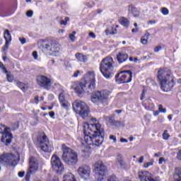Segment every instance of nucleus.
I'll return each mask as SVG.
<instances>
[{"instance_id": "nucleus-1", "label": "nucleus", "mask_w": 181, "mask_h": 181, "mask_svg": "<svg viewBox=\"0 0 181 181\" xmlns=\"http://www.w3.org/2000/svg\"><path fill=\"white\" fill-rule=\"evenodd\" d=\"M93 123H84L83 134L84 137L82 141L83 145H95L100 146L104 141V129L100 122H97V119L91 118Z\"/></svg>"}, {"instance_id": "nucleus-2", "label": "nucleus", "mask_w": 181, "mask_h": 181, "mask_svg": "<svg viewBox=\"0 0 181 181\" xmlns=\"http://www.w3.org/2000/svg\"><path fill=\"white\" fill-rule=\"evenodd\" d=\"M157 77L160 84V88L163 91H170L175 86V81H173V75L168 69H160L158 71Z\"/></svg>"}, {"instance_id": "nucleus-3", "label": "nucleus", "mask_w": 181, "mask_h": 181, "mask_svg": "<svg viewBox=\"0 0 181 181\" xmlns=\"http://www.w3.org/2000/svg\"><path fill=\"white\" fill-rule=\"evenodd\" d=\"M62 151L63 152L62 160L64 162L69 166H75L77 162H78V156L77 155V153L65 144H62Z\"/></svg>"}, {"instance_id": "nucleus-4", "label": "nucleus", "mask_w": 181, "mask_h": 181, "mask_svg": "<svg viewBox=\"0 0 181 181\" xmlns=\"http://www.w3.org/2000/svg\"><path fill=\"white\" fill-rule=\"evenodd\" d=\"M114 59L107 57L103 59L100 63V70L105 78H110L114 76Z\"/></svg>"}, {"instance_id": "nucleus-5", "label": "nucleus", "mask_w": 181, "mask_h": 181, "mask_svg": "<svg viewBox=\"0 0 181 181\" xmlns=\"http://www.w3.org/2000/svg\"><path fill=\"white\" fill-rule=\"evenodd\" d=\"M73 110L78 114L83 119H87L90 117V109L86 103L81 100H76L72 104Z\"/></svg>"}, {"instance_id": "nucleus-6", "label": "nucleus", "mask_w": 181, "mask_h": 181, "mask_svg": "<svg viewBox=\"0 0 181 181\" xmlns=\"http://www.w3.org/2000/svg\"><path fill=\"white\" fill-rule=\"evenodd\" d=\"M62 50V45L57 40H50L43 45V52L51 56H57Z\"/></svg>"}, {"instance_id": "nucleus-7", "label": "nucleus", "mask_w": 181, "mask_h": 181, "mask_svg": "<svg viewBox=\"0 0 181 181\" xmlns=\"http://www.w3.org/2000/svg\"><path fill=\"white\" fill-rule=\"evenodd\" d=\"M0 165H4L6 168H15L16 157L12 153H4L0 156Z\"/></svg>"}, {"instance_id": "nucleus-8", "label": "nucleus", "mask_w": 181, "mask_h": 181, "mask_svg": "<svg viewBox=\"0 0 181 181\" xmlns=\"http://www.w3.org/2000/svg\"><path fill=\"white\" fill-rule=\"evenodd\" d=\"M111 92L105 90L101 91H96L93 93L91 96V101L93 104H98V103H103V101H107L110 98Z\"/></svg>"}, {"instance_id": "nucleus-9", "label": "nucleus", "mask_w": 181, "mask_h": 181, "mask_svg": "<svg viewBox=\"0 0 181 181\" xmlns=\"http://www.w3.org/2000/svg\"><path fill=\"white\" fill-rule=\"evenodd\" d=\"M37 141L40 145V148L43 151V152H50L52 151V144L49 142V139L45 133L38 136Z\"/></svg>"}, {"instance_id": "nucleus-10", "label": "nucleus", "mask_w": 181, "mask_h": 181, "mask_svg": "<svg viewBox=\"0 0 181 181\" xmlns=\"http://www.w3.org/2000/svg\"><path fill=\"white\" fill-rule=\"evenodd\" d=\"M115 78L118 84L131 83L132 80V72L131 71H122L116 75Z\"/></svg>"}, {"instance_id": "nucleus-11", "label": "nucleus", "mask_w": 181, "mask_h": 181, "mask_svg": "<svg viewBox=\"0 0 181 181\" xmlns=\"http://www.w3.org/2000/svg\"><path fill=\"white\" fill-rule=\"evenodd\" d=\"M51 165L52 169L57 172V173H62L64 170V165L62 163L60 158L57 155L54 154L51 158Z\"/></svg>"}, {"instance_id": "nucleus-12", "label": "nucleus", "mask_w": 181, "mask_h": 181, "mask_svg": "<svg viewBox=\"0 0 181 181\" xmlns=\"http://www.w3.org/2000/svg\"><path fill=\"white\" fill-rule=\"evenodd\" d=\"M85 84L88 86L89 91H93L95 88V74L94 72H88L85 75Z\"/></svg>"}, {"instance_id": "nucleus-13", "label": "nucleus", "mask_w": 181, "mask_h": 181, "mask_svg": "<svg viewBox=\"0 0 181 181\" xmlns=\"http://www.w3.org/2000/svg\"><path fill=\"white\" fill-rule=\"evenodd\" d=\"M37 83L38 86L43 87L45 90H50L52 87V79L44 75L37 76Z\"/></svg>"}, {"instance_id": "nucleus-14", "label": "nucleus", "mask_w": 181, "mask_h": 181, "mask_svg": "<svg viewBox=\"0 0 181 181\" xmlns=\"http://www.w3.org/2000/svg\"><path fill=\"white\" fill-rule=\"evenodd\" d=\"M77 173L82 179L87 180L91 173V167L87 165H81L77 170Z\"/></svg>"}, {"instance_id": "nucleus-15", "label": "nucleus", "mask_w": 181, "mask_h": 181, "mask_svg": "<svg viewBox=\"0 0 181 181\" xmlns=\"http://www.w3.org/2000/svg\"><path fill=\"white\" fill-rule=\"evenodd\" d=\"M95 171L98 176H105L107 175V167L101 160H98L94 164Z\"/></svg>"}, {"instance_id": "nucleus-16", "label": "nucleus", "mask_w": 181, "mask_h": 181, "mask_svg": "<svg viewBox=\"0 0 181 181\" xmlns=\"http://www.w3.org/2000/svg\"><path fill=\"white\" fill-rule=\"evenodd\" d=\"M138 176L140 181H159V180L153 177L152 173H149V171H139Z\"/></svg>"}, {"instance_id": "nucleus-17", "label": "nucleus", "mask_w": 181, "mask_h": 181, "mask_svg": "<svg viewBox=\"0 0 181 181\" xmlns=\"http://www.w3.org/2000/svg\"><path fill=\"white\" fill-rule=\"evenodd\" d=\"M87 87V84L86 83L82 82H74L71 86L73 90L79 95L84 94L86 93V88Z\"/></svg>"}, {"instance_id": "nucleus-18", "label": "nucleus", "mask_w": 181, "mask_h": 181, "mask_svg": "<svg viewBox=\"0 0 181 181\" xmlns=\"http://www.w3.org/2000/svg\"><path fill=\"white\" fill-rule=\"evenodd\" d=\"M59 101L60 103L61 107L64 108V110H69V106L70 103L66 100V92L62 90L59 95Z\"/></svg>"}, {"instance_id": "nucleus-19", "label": "nucleus", "mask_w": 181, "mask_h": 181, "mask_svg": "<svg viewBox=\"0 0 181 181\" xmlns=\"http://www.w3.org/2000/svg\"><path fill=\"white\" fill-rule=\"evenodd\" d=\"M31 173H36L39 170V161L35 157L30 158V168L28 169Z\"/></svg>"}, {"instance_id": "nucleus-20", "label": "nucleus", "mask_w": 181, "mask_h": 181, "mask_svg": "<svg viewBox=\"0 0 181 181\" xmlns=\"http://www.w3.org/2000/svg\"><path fill=\"white\" fill-rule=\"evenodd\" d=\"M12 138H13V136L12 135V133H11V130H8L2 134L1 142L8 146L12 142Z\"/></svg>"}, {"instance_id": "nucleus-21", "label": "nucleus", "mask_w": 181, "mask_h": 181, "mask_svg": "<svg viewBox=\"0 0 181 181\" xmlns=\"http://www.w3.org/2000/svg\"><path fill=\"white\" fill-rule=\"evenodd\" d=\"M115 165L119 169H125L126 163L122 154L119 153L115 157Z\"/></svg>"}, {"instance_id": "nucleus-22", "label": "nucleus", "mask_w": 181, "mask_h": 181, "mask_svg": "<svg viewBox=\"0 0 181 181\" xmlns=\"http://www.w3.org/2000/svg\"><path fill=\"white\" fill-rule=\"evenodd\" d=\"M116 59L118 63H124V62H127V60H128V54L122 52H119L116 57Z\"/></svg>"}, {"instance_id": "nucleus-23", "label": "nucleus", "mask_w": 181, "mask_h": 181, "mask_svg": "<svg viewBox=\"0 0 181 181\" xmlns=\"http://www.w3.org/2000/svg\"><path fill=\"white\" fill-rule=\"evenodd\" d=\"M128 11L129 13H132L134 18H139L141 13L138 11V8L133 6H129Z\"/></svg>"}, {"instance_id": "nucleus-24", "label": "nucleus", "mask_w": 181, "mask_h": 181, "mask_svg": "<svg viewBox=\"0 0 181 181\" xmlns=\"http://www.w3.org/2000/svg\"><path fill=\"white\" fill-rule=\"evenodd\" d=\"M75 57L78 62H81V63L87 62V56L81 54V53H76L75 54Z\"/></svg>"}, {"instance_id": "nucleus-25", "label": "nucleus", "mask_w": 181, "mask_h": 181, "mask_svg": "<svg viewBox=\"0 0 181 181\" xmlns=\"http://www.w3.org/2000/svg\"><path fill=\"white\" fill-rule=\"evenodd\" d=\"M173 181H181V169L179 168H175Z\"/></svg>"}, {"instance_id": "nucleus-26", "label": "nucleus", "mask_w": 181, "mask_h": 181, "mask_svg": "<svg viewBox=\"0 0 181 181\" xmlns=\"http://www.w3.org/2000/svg\"><path fill=\"white\" fill-rule=\"evenodd\" d=\"M62 181H77L76 177L72 173H68L64 175Z\"/></svg>"}, {"instance_id": "nucleus-27", "label": "nucleus", "mask_w": 181, "mask_h": 181, "mask_svg": "<svg viewBox=\"0 0 181 181\" xmlns=\"http://www.w3.org/2000/svg\"><path fill=\"white\" fill-rule=\"evenodd\" d=\"M105 33L107 36L110 35H117V29H114L112 27H107L105 30Z\"/></svg>"}, {"instance_id": "nucleus-28", "label": "nucleus", "mask_w": 181, "mask_h": 181, "mask_svg": "<svg viewBox=\"0 0 181 181\" xmlns=\"http://www.w3.org/2000/svg\"><path fill=\"white\" fill-rule=\"evenodd\" d=\"M149 36H151V34H149V33H146L143 37H141V42L142 45H148V40L149 39Z\"/></svg>"}, {"instance_id": "nucleus-29", "label": "nucleus", "mask_w": 181, "mask_h": 181, "mask_svg": "<svg viewBox=\"0 0 181 181\" xmlns=\"http://www.w3.org/2000/svg\"><path fill=\"white\" fill-rule=\"evenodd\" d=\"M4 39L6 42H11L12 41V35H11V33H9V30H6L4 31Z\"/></svg>"}, {"instance_id": "nucleus-30", "label": "nucleus", "mask_w": 181, "mask_h": 181, "mask_svg": "<svg viewBox=\"0 0 181 181\" xmlns=\"http://www.w3.org/2000/svg\"><path fill=\"white\" fill-rule=\"evenodd\" d=\"M119 23L122 25V26H129V21L127 20L125 17H122L119 20Z\"/></svg>"}, {"instance_id": "nucleus-31", "label": "nucleus", "mask_w": 181, "mask_h": 181, "mask_svg": "<svg viewBox=\"0 0 181 181\" xmlns=\"http://www.w3.org/2000/svg\"><path fill=\"white\" fill-rule=\"evenodd\" d=\"M8 131H11V129L9 127H6L4 124H0V134H4Z\"/></svg>"}, {"instance_id": "nucleus-32", "label": "nucleus", "mask_w": 181, "mask_h": 181, "mask_svg": "<svg viewBox=\"0 0 181 181\" xmlns=\"http://www.w3.org/2000/svg\"><path fill=\"white\" fill-rule=\"evenodd\" d=\"M17 86L22 90V91H25L26 90H28V85L22 82H18Z\"/></svg>"}, {"instance_id": "nucleus-33", "label": "nucleus", "mask_w": 181, "mask_h": 181, "mask_svg": "<svg viewBox=\"0 0 181 181\" xmlns=\"http://www.w3.org/2000/svg\"><path fill=\"white\" fill-rule=\"evenodd\" d=\"M154 163H155V160L153 159H151L149 162L144 163V168L145 169H148V168H149L150 166H153Z\"/></svg>"}, {"instance_id": "nucleus-34", "label": "nucleus", "mask_w": 181, "mask_h": 181, "mask_svg": "<svg viewBox=\"0 0 181 181\" xmlns=\"http://www.w3.org/2000/svg\"><path fill=\"white\" fill-rule=\"evenodd\" d=\"M5 74H6L7 81H9V83H12V81H13V75H12V74L8 71L7 73H5Z\"/></svg>"}, {"instance_id": "nucleus-35", "label": "nucleus", "mask_w": 181, "mask_h": 181, "mask_svg": "<svg viewBox=\"0 0 181 181\" xmlns=\"http://www.w3.org/2000/svg\"><path fill=\"white\" fill-rule=\"evenodd\" d=\"M106 120L108 121L109 124H112V125H114V124H115V120L114 119V116L106 117Z\"/></svg>"}, {"instance_id": "nucleus-36", "label": "nucleus", "mask_w": 181, "mask_h": 181, "mask_svg": "<svg viewBox=\"0 0 181 181\" xmlns=\"http://www.w3.org/2000/svg\"><path fill=\"white\" fill-rule=\"evenodd\" d=\"M76 33H77L76 31H73L72 33L69 34V37L72 42L76 40Z\"/></svg>"}, {"instance_id": "nucleus-37", "label": "nucleus", "mask_w": 181, "mask_h": 181, "mask_svg": "<svg viewBox=\"0 0 181 181\" xmlns=\"http://www.w3.org/2000/svg\"><path fill=\"white\" fill-rule=\"evenodd\" d=\"M158 112H162L163 114H166V109L163 108V105H158Z\"/></svg>"}, {"instance_id": "nucleus-38", "label": "nucleus", "mask_w": 181, "mask_h": 181, "mask_svg": "<svg viewBox=\"0 0 181 181\" xmlns=\"http://www.w3.org/2000/svg\"><path fill=\"white\" fill-rule=\"evenodd\" d=\"M161 13L165 16L169 15V10L166 7H163L161 8Z\"/></svg>"}, {"instance_id": "nucleus-39", "label": "nucleus", "mask_w": 181, "mask_h": 181, "mask_svg": "<svg viewBox=\"0 0 181 181\" xmlns=\"http://www.w3.org/2000/svg\"><path fill=\"white\" fill-rule=\"evenodd\" d=\"M35 173H32L30 172V170H28L27 174L25 175V180L26 181H30V175L33 174Z\"/></svg>"}, {"instance_id": "nucleus-40", "label": "nucleus", "mask_w": 181, "mask_h": 181, "mask_svg": "<svg viewBox=\"0 0 181 181\" xmlns=\"http://www.w3.org/2000/svg\"><path fill=\"white\" fill-rule=\"evenodd\" d=\"M109 139L113 141V144H117V136L115 135H110Z\"/></svg>"}, {"instance_id": "nucleus-41", "label": "nucleus", "mask_w": 181, "mask_h": 181, "mask_svg": "<svg viewBox=\"0 0 181 181\" xmlns=\"http://www.w3.org/2000/svg\"><path fill=\"white\" fill-rule=\"evenodd\" d=\"M162 47H163L162 45H158L154 48L155 53H159L160 50H162Z\"/></svg>"}, {"instance_id": "nucleus-42", "label": "nucleus", "mask_w": 181, "mask_h": 181, "mask_svg": "<svg viewBox=\"0 0 181 181\" xmlns=\"http://www.w3.org/2000/svg\"><path fill=\"white\" fill-rule=\"evenodd\" d=\"M170 135L169 133H168V130L164 131L163 134V139H168V138H169Z\"/></svg>"}, {"instance_id": "nucleus-43", "label": "nucleus", "mask_w": 181, "mask_h": 181, "mask_svg": "<svg viewBox=\"0 0 181 181\" xmlns=\"http://www.w3.org/2000/svg\"><path fill=\"white\" fill-rule=\"evenodd\" d=\"M0 69H1V70H3V73H8V71L6 70V68H5V66L1 62H0Z\"/></svg>"}, {"instance_id": "nucleus-44", "label": "nucleus", "mask_w": 181, "mask_h": 181, "mask_svg": "<svg viewBox=\"0 0 181 181\" xmlns=\"http://www.w3.org/2000/svg\"><path fill=\"white\" fill-rule=\"evenodd\" d=\"M163 162H164V163H165V162H168V160H167L166 158H165L164 157H160V158H159L158 163H159L160 165H162V164L163 163Z\"/></svg>"}, {"instance_id": "nucleus-45", "label": "nucleus", "mask_w": 181, "mask_h": 181, "mask_svg": "<svg viewBox=\"0 0 181 181\" xmlns=\"http://www.w3.org/2000/svg\"><path fill=\"white\" fill-rule=\"evenodd\" d=\"M26 15L28 18H32V16H33V11L30 10L27 11Z\"/></svg>"}, {"instance_id": "nucleus-46", "label": "nucleus", "mask_w": 181, "mask_h": 181, "mask_svg": "<svg viewBox=\"0 0 181 181\" xmlns=\"http://www.w3.org/2000/svg\"><path fill=\"white\" fill-rule=\"evenodd\" d=\"M19 41L21 42V45H25V43H26V38L20 37Z\"/></svg>"}, {"instance_id": "nucleus-47", "label": "nucleus", "mask_w": 181, "mask_h": 181, "mask_svg": "<svg viewBox=\"0 0 181 181\" xmlns=\"http://www.w3.org/2000/svg\"><path fill=\"white\" fill-rule=\"evenodd\" d=\"M40 101L39 96H35L34 98V103L35 104H39V102Z\"/></svg>"}, {"instance_id": "nucleus-48", "label": "nucleus", "mask_w": 181, "mask_h": 181, "mask_svg": "<svg viewBox=\"0 0 181 181\" xmlns=\"http://www.w3.org/2000/svg\"><path fill=\"white\" fill-rule=\"evenodd\" d=\"M18 177H23L25 176V171H20L18 173Z\"/></svg>"}, {"instance_id": "nucleus-49", "label": "nucleus", "mask_w": 181, "mask_h": 181, "mask_svg": "<svg viewBox=\"0 0 181 181\" xmlns=\"http://www.w3.org/2000/svg\"><path fill=\"white\" fill-rule=\"evenodd\" d=\"M33 58L35 59V60H37V57H38L37 52L34 51V52H33Z\"/></svg>"}, {"instance_id": "nucleus-50", "label": "nucleus", "mask_w": 181, "mask_h": 181, "mask_svg": "<svg viewBox=\"0 0 181 181\" xmlns=\"http://www.w3.org/2000/svg\"><path fill=\"white\" fill-rule=\"evenodd\" d=\"M144 159L145 157H144V156H141L138 160L139 163H144Z\"/></svg>"}, {"instance_id": "nucleus-51", "label": "nucleus", "mask_w": 181, "mask_h": 181, "mask_svg": "<svg viewBox=\"0 0 181 181\" xmlns=\"http://www.w3.org/2000/svg\"><path fill=\"white\" fill-rule=\"evenodd\" d=\"M120 142H122V144H128V139L124 138H120Z\"/></svg>"}, {"instance_id": "nucleus-52", "label": "nucleus", "mask_w": 181, "mask_h": 181, "mask_svg": "<svg viewBox=\"0 0 181 181\" xmlns=\"http://www.w3.org/2000/svg\"><path fill=\"white\" fill-rule=\"evenodd\" d=\"M146 107H148V109L147 110H150V111H152V110H153V108H155V106L153 105V104H151L150 105H148V106H146Z\"/></svg>"}, {"instance_id": "nucleus-53", "label": "nucleus", "mask_w": 181, "mask_h": 181, "mask_svg": "<svg viewBox=\"0 0 181 181\" xmlns=\"http://www.w3.org/2000/svg\"><path fill=\"white\" fill-rule=\"evenodd\" d=\"M146 93V90H143V93L141 94V100H145V94Z\"/></svg>"}, {"instance_id": "nucleus-54", "label": "nucleus", "mask_w": 181, "mask_h": 181, "mask_svg": "<svg viewBox=\"0 0 181 181\" xmlns=\"http://www.w3.org/2000/svg\"><path fill=\"white\" fill-rule=\"evenodd\" d=\"M89 36L90 37H92V39H95L96 36H95V33H93V32H90L89 33Z\"/></svg>"}, {"instance_id": "nucleus-55", "label": "nucleus", "mask_w": 181, "mask_h": 181, "mask_svg": "<svg viewBox=\"0 0 181 181\" xmlns=\"http://www.w3.org/2000/svg\"><path fill=\"white\" fill-rule=\"evenodd\" d=\"M160 156H162V153L158 152L154 154V158H160Z\"/></svg>"}, {"instance_id": "nucleus-56", "label": "nucleus", "mask_w": 181, "mask_h": 181, "mask_svg": "<svg viewBox=\"0 0 181 181\" xmlns=\"http://www.w3.org/2000/svg\"><path fill=\"white\" fill-rule=\"evenodd\" d=\"M78 74H80V71H76V72H74L73 77H78Z\"/></svg>"}, {"instance_id": "nucleus-57", "label": "nucleus", "mask_w": 181, "mask_h": 181, "mask_svg": "<svg viewBox=\"0 0 181 181\" xmlns=\"http://www.w3.org/2000/svg\"><path fill=\"white\" fill-rule=\"evenodd\" d=\"M18 124L14 123L12 127L13 131H15V129H18Z\"/></svg>"}, {"instance_id": "nucleus-58", "label": "nucleus", "mask_w": 181, "mask_h": 181, "mask_svg": "<svg viewBox=\"0 0 181 181\" xmlns=\"http://www.w3.org/2000/svg\"><path fill=\"white\" fill-rule=\"evenodd\" d=\"M49 117H51V118H54V115H55L54 112H49Z\"/></svg>"}, {"instance_id": "nucleus-59", "label": "nucleus", "mask_w": 181, "mask_h": 181, "mask_svg": "<svg viewBox=\"0 0 181 181\" xmlns=\"http://www.w3.org/2000/svg\"><path fill=\"white\" fill-rule=\"evenodd\" d=\"M9 42L10 41H6L4 49H8L9 47Z\"/></svg>"}, {"instance_id": "nucleus-60", "label": "nucleus", "mask_w": 181, "mask_h": 181, "mask_svg": "<svg viewBox=\"0 0 181 181\" xmlns=\"http://www.w3.org/2000/svg\"><path fill=\"white\" fill-rule=\"evenodd\" d=\"M60 25H64V26H66V25H67V23L64 20H62L60 22Z\"/></svg>"}, {"instance_id": "nucleus-61", "label": "nucleus", "mask_w": 181, "mask_h": 181, "mask_svg": "<svg viewBox=\"0 0 181 181\" xmlns=\"http://www.w3.org/2000/svg\"><path fill=\"white\" fill-rule=\"evenodd\" d=\"M153 115L154 117H158L159 115V111H153Z\"/></svg>"}, {"instance_id": "nucleus-62", "label": "nucleus", "mask_w": 181, "mask_h": 181, "mask_svg": "<svg viewBox=\"0 0 181 181\" xmlns=\"http://www.w3.org/2000/svg\"><path fill=\"white\" fill-rule=\"evenodd\" d=\"M132 33H136V32H138V28H133L132 30Z\"/></svg>"}, {"instance_id": "nucleus-63", "label": "nucleus", "mask_w": 181, "mask_h": 181, "mask_svg": "<svg viewBox=\"0 0 181 181\" xmlns=\"http://www.w3.org/2000/svg\"><path fill=\"white\" fill-rule=\"evenodd\" d=\"M138 57H134L133 59V62H134V63H138Z\"/></svg>"}, {"instance_id": "nucleus-64", "label": "nucleus", "mask_w": 181, "mask_h": 181, "mask_svg": "<svg viewBox=\"0 0 181 181\" xmlns=\"http://www.w3.org/2000/svg\"><path fill=\"white\" fill-rule=\"evenodd\" d=\"M70 21V18H69V17H66L65 18V22H66V23H67V22H69Z\"/></svg>"}]
</instances>
